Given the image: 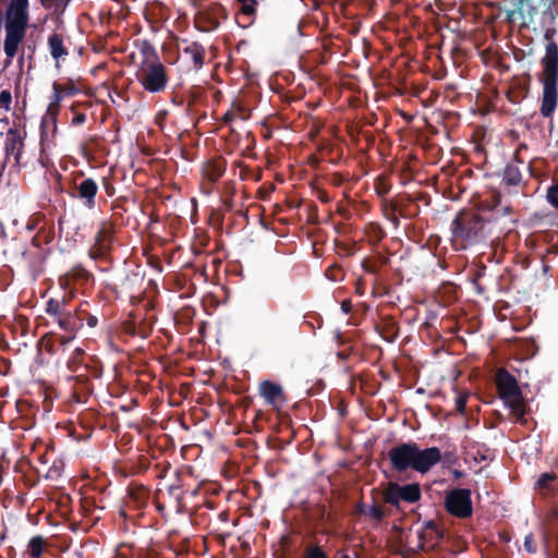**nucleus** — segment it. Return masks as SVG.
I'll list each match as a JSON object with an SVG mask.
<instances>
[{
	"instance_id": "f257e3e1",
	"label": "nucleus",
	"mask_w": 558,
	"mask_h": 558,
	"mask_svg": "<svg viewBox=\"0 0 558 558\" xmlns=\"http://www.w3.org/2000/svg\"><path fill=\"white\" fill-rule=\"evenodd\" d=\"M505 223L498 209L488 215H482L473 209H462L457 213L450 225L452 248L465 251L485 243L493 236L499 239L505 233Z\"/></svg>"
},
{
	"instance_id": "f03ea898",
	"label": "nucleus",
	"mask_w": 558,
	"mask_h": 558,
	"mask_svg": "<svg viewBox=\"0 0 558 558\" xmlns=\"http://www.w3.org/2000/svg\"><path fill=\"white\" fill-rule=\"evenodd\" d=\"M391 469L397 473L409 470L425 474L441 460L437 447L421 449L416 442H401L388 451Z\"/></svg>"
},
{
	"instance_id": "7ed1b4c3",
	"label": "nucleus",
	"mask_w": 558,
	"mask_h": 558,
	"mask_svg": "<svg viewBox=\"0 0 558 558\" xmlns=\"http://www.w3.org/2000/svg\"><path fill=\"white\" fill-rule=\"evenodd\" d=\"M539 80L543 84V98L539 112L544 118H549L558 102V45L554 40L546 45Z\"/></svg>"
},
{
	"instance_id": "20e7f679",
	"label": "nucleus",
	"mask_w": 558,
	"mask_h": 558,
	"mask_svg": "<svg viewBox=\"0 0 558 558\" xmlns=\"http://www.w3.org/2000/svg\"><path fill=\"white\" fill-rule=\"evenodd\" d=\"M495 384L504 404L510 409L519 423L524 424L526 403L517 378L506 368H498L495 374Z\"/></svg>"
},
{
	"instance_id": "39448f33",
	"label": "nucleus",
	"mask_w": 558,
	"mask_h": 558,
	"mask_svg": "<svg viewBox=\"0 0 558 558\" xmlns=\"http://www.w3.org/2000/svg\"><path fill=\"white\" fill-rule=\"evenodd\" d=\"M147 50H151L153 59L150 60L147 58L143 61L136 73V77L146 92L159 94L168 86V68L159 61L157 54L149 45H147Z\"/></svg>"
},
{
	"instance_id": "423d86ee",
	"label": "nucleus",
	"mask_w": 558,
	"mask_h": 558,
	"mask_svg": "<svg viewBox=\"0 0 558 558\" xmlns=\"http://www.w3.org/2000/svg\"><path fill=\"white\" fill-rule=\"evenodd\" d=\"M383 501L401 511V502L415 504L422 498L418 483L400 485L397 482H388L381 493Z\"/></svg>"
},
{
	"instance_id": "0eeeda50",
	"label": "nucleus",
	"mask_w": 558,
	"mask_h": 558,
	"mask_svg": "<svg viewBox=\"0 0 558 558\" xmlns=\"http://www.w3.org/2000/svg\"><path fill=\"white\" fill-rule=\"evenodd\" d=\"M98 183L94 178L86 177L83 171L72 174L69 195L78 201L86 209L93 210L96 207Z\"/></svg>"
},
{
	"instance_id": "6e6552de",
	"label": "nucleus",
	"mask_w": 558,
	"mask_h": 558,
	"mask_svg": "<svg viewBox=\"0 0 558 558\" xmlns=\"http://www.w3.org/2000/svg\"><path fill=\"white\" fill-rule=\"evenodd\" d=\"M228 10L218 1L202 5L194 16L195 27L203 33L219 28L222 21L228 20Z\"/></svg>"
},
{
	"instance_id": "1a4fd4ad",
	"label": "nucleus",
	"mask_w": 558,
	"mask_h": 558,
	"mask_svg": "<svg viewBox=\"0 0 558 558\" xmlns=\"http://www.w3.org/2000/svg\"><path fill=\"white\" fill-rule=\"evenodd\" d=\"M116 233V223L111 220H102L95 234L94 243L88 250V256L94 260L107 259L112 251Z\"/></svg>"
},
{
	"instance_id": "9d476101",
	"label": "nucleus",
	"mask_w": 558,
	"mask_h": 558,
	"mask_svg": "<svg viewBox=\"0 0 558 558\" xmlns=\"http://www.w3.org/2000/svg\"><path fill=\"white\" fill-rule=\"evenodd\" d=\"M445 508L457 518L465 519L471 517L473 512L471 490L466 488L450 490L445 498Z\"/></svg>"
},
{
	"instance_id": "9b49d317",
	"label": "nucleus",
	"mask_w": 558,
	"mask_h": 558,
	"mask_svg": "<svg viewBox=\"0 0 558 558\" xmlns=\"http://www.w3.org/2000/svg\"><path fill=\"white\" fill-rule=\"evenodd\" d=\"M144 278L138 272L128 271L111 287L117 298H128L132 303L143 293Z\"/></svg>"
},
{
	"instance_id": "f8f14e48",
	"label": "nucleus",
	"mask_w": 558,
	"mask_h": 558,
	"mask_svg": "<svg viewBox=\"0 0 558 558\" xmlns=\"http://www.w3.org/2000/svg\"><path fill=\"white\" fill-rule=\"evenodd\" d=\"M258 392L265 403L279 411L287 403V396L281 385L271 380L259 383Z\"/></svg>"
},
{
	"instance_id": "ddd939ff",
	"label": "nucleus",
	"mask_w": 558,
	"mask_h": 558,
	"mask_svg": "<svg viewBox=\"0 0 558 558\" xmlns=\"http://www.w3.org/2000/svg\"><path fill=\"white\" fill-rule=\"evenodd\" d=\"M28 21V0H11L5 14V25L26 29Z\"/></svg>"
},
{
	"instance_id": "4468645a",
	"label": "nucleus",
	"mask_w": 558,
	"mask_h": 558,
	"mask_svg": "<svg viewBox=\"0 0 558 558\" xmlns=\"http://www.w3.org/2000/svg\"><path fill=\"white\" fill-rule=\"evenodd\" d=\"M182 52L185 59L192 64L193 70L199 71L206 60V48L196 40L182 39Z\"/></svg>"
},
{
	"instance_id": "2eb2a0df",
	"label": "nucleus",
	"mask_w": 558,
	"mask_h": 558,
	"mask_svg": "<svg viewBox=\"0 0 558 558\" xmlns=\"http://www.w3.org/2000/svg\"><path fill=\"white\" fill-rule=\"evenodd\" d=\"M85 315V308L82 305L75 310L70 307L64 316L59 319L58 326L66 333L76 335L84 325Z\"/></svg>"
},
{
	"instance_id": "dca6fc26",
	"label": "nucleus",
	"mask_w": 558,
	"mask_h": 558,
	"mask_svg": "<svg viewBox=\"0 0 558 558\" xmlns=\"http://www.w3.org/2000/svg\"><path fill=\"white\" fill-rule=\"evenodd\" d=\"M23 150L24 137L21 132L15 128L9 129L4 141V151L7 157L13 156L15 166H19L21 163Z\"/></svg>"
},
{
	"instance_id": "f3484780",
	"label": "nucleus",
	"mask_w": 558,
	"mask_h": 558,
	"mask_svg": "<svg viewBox=\"0 0 558 558\" xmlns=\"http://www.w3.org/2000/svg\"><path fill=\"white\" fill-rule=\"evenodd\" d=\"M239 5V12L236 13L235 20L239 26L246 28L256 20V11L258 0H235Z\"/></svg>"
},
{
	"instance_id": "a211bd4d",
	"label": "nucleus",
	"mask_w": 558,
	"mask_h": 558,
	"mask_svg": "<svg viewBox=\"0 0 558 558\" xmlns=\"http://www.w3.org/2000/svg\"><path fill=\"white\" fill-rule=\"evenodd\" d=\"M5 27V38H4V52L9 59H12L17 53L19 45L25 37L26 29L10 27L9 25H4Z\"/></svg>"
},
{
	"instance_id": "6ab92c4d",
	"label": "nucleus",
	"mask_w": 558,
	"mask_h": 558,
	"mask_svg": "<svg viewBox=\"0 0 558 558\" xmlns=\"http://www.w3.org/2000/svg\"><path fill=\"white\" fill-rule=\"evenodd\" d=\"M226 172V160L222 157L210 159L203 165L202 173L214 185Z\"/></svg>"
},
{
	"instance_id": "aec40b11",
	"label": "nucleus",
	"mask_w": 558,
	"mask_h": 558,
	"mask_svg": "<svg viewBox=\"0 0 558 558\" xmlns=\"http://www.w3.org/2000/svg\"><path fill=\"white\" fill-rule=\"evenodd\" d=\"M69 308L70 304L65 296L61 299L51 298L46 302L45 312L58 324L59 319L64 316Z\"/></svg>"
},
{
	"instance_id": "412c9836",
	"label": "nucleus",
	"mask_w": 558,
	"mask_h": 558,
	"mask_svg": "<svg viewBox=\"0 0 558 558\" xmlns=\"http://www.w3.org/2000/svg\"><path fill=\"white\" fill-rule=\"evenodd\" d=\"M148 501V490L144 486H136L129 488L128 508L141 510L146 507Z\"/></svg>"
},
{
	"instance_id": "4be33fe9",
	"label": "nucleus",
	"mask_w": 558,
	"mask_h": 558,
	"mask_svg": "<svg viewBox=\"0 0 558 558\" xmlns=\"http://www.w3.org/2000/svg\"><path fill=\"white\" fill-rule=\"evenodd\" d=\"M48 48L51 57L58 61L61 58H64L69 54L68 48L64 46L62 35L53 32L48 37Z\"/></svg>"
},
{
	"instance_id": "5701e85b",
	"label": "nucleus",
	"mask_w": 558,
	"mask_h": 558,
	"mask_svg": "<svg viewBox=\"0 0 558 558\" xmlns=\"http://www.w3.org/2000/svg\"><path fill=\"white\" fill-rule=\"evenodd\" d=\"M92 274L87 271L83 266L76 265L66 274V280L69 283L84 286L92 279Z\"/></svg>"
},
{
	"instance_id": "b1692460",
	"label": "nucleus",
	"mask_w": 558,
	"mask_h": 558,
	"mask_svg": "<svg viewBox=\"0 0 558 558\" xmlns=\"http://www.w3.org/2000/svg\"><path fill=\"white\" fill-rule=\"evenodd\" d=\"M522 182V173L514 163H507L502 173V183L508 186H518Z\"/></svg>"
},
{
	"instance_id": "393cba45",
	"label": "nucleus",
	"mask_w": 558,
	"mask_h": 558,
	"mask_svg": "<svg viewBox=\"0 0 558 558\" xmlns=\"http://www.w3.org/2000/svg\"><path fill=\"white\" fill-rule=\"evenodd\" d=\"M60 112V105H56L53 102H49L46 111V117L43 118L41 125H40V142L41 144L45 141V137L47 135L45 131V123L47 119H50L51 123L53 124L54 131L57 130V117Z\"/></svg>"
},
{
	"instance_id": "a878e982",
	"label": "nucleus",
	"mask_w": 558,
	"mask_h": 558,
	"mask_svg": "<svg viewBox=\"0 0 558 558\" xmlns=\"http://www.w3.org/2000/svg\"><path fill=\"white\" fill-rule=\"evenodd\" d=\"M46 546L47 542L41 535L33 536L27 545V554L31 558H39Z\"/></svg>"
},
{
	"instance_id": "bb28decb",
	"label": "nucleus",
	"mask_w": 558,
	"mask_h": 558,
	"mask_svg": "<svg viewBox=\"0 0 558 558\" xmlns=\"http://www.w3.org/2000/svg\"><path fill=\"white\" fill-rule=\"evenodd\" d=\"M54 239V231L52 228L43 227L38 230L32 239V244L36 247H41L43 244H49Z\"/></svg>"
},
{
	"instance_id": "cd10ccee",
	"label": "nucleus",
	"mask_w": 558,
	"mask_h": 558,
	"mask_svg": "<svg viewBox=\"0 0 558 558\" xmlns=\"http://www.w3.org/2000/svg\"><path fill=\"white\" fill-rule=\"evenodd\" d=\"M398 204L393 201L384 199L383 202V213L387 220H389L395 228H398L400 225L399 217L397 216Z\"/></svg>"
},
{
	"instance_id": "c85d7f7f",
	"label": "nucleus",
	"mask_w": 558,
	"mask_h": 558,
	"mask_svg": "<svg viewBox=\"0 0 558 558\" xmlns=\"http://www.w3.org/2000/svg\"><path fill=\"white\" fill-rule=\"evenodd\" d=\"M168 495L178 504V507L183 505L184 496L187 490L183 489L180 478H177L171 485L168 486Z\"/></svg>"
},
{
	"instance_id": "c756f323",
	"label": "nucleus",
	"mask_w": 558,
	"mask_h": 558,
	"mask_svg": "<svg viewBox=\"0 0 558 558\" xmlns=\"http://www.w3.org/2000/svg\"><path fill=\"white\" fill-rule=\"evenodd\" d=\"M366 233L372 244H378L386 238L385 230L376 222H371L366 226Z\"/></svg>"
},
{
	"instance_id": "7c9ffc66",
	"label": "nucleus",
	"mask_w": 558,
	"mask_h": 558,
	"mask_svg": "<svg viewBox=\"0 0 558 558\" xmlns=\"http://www.w3.org/2000/svg\"><path fill=\"white\" fill-rule=\"evenodd\" d=\"M64 471V462L61 459H56L52 464L49 466L46 478L56 481L61 477Z\"/></svg>"
},
{
	"instance_id": "2f4dec72",
	"label": "nucleus",
	"mask_w": 558,
	"mask_h": 558,
	"mask_svg": "<svg viewBox=\"0 0 558 558\" xmlns=\"http://www.w3.org/2000/svg\"><path fill=\"white\" fill-rule=\"evenodd\" d=\"M365 515L369 517L376 522H381L388 515V513L383 507L378 506L374 500L372 506L366 508Z\"/></svg>"
},
{
	"instance_id": "473e14b6",
	"label": "nucleus",
	"mask_w": 558,
	"mask_h": 558,
	"mask_svg": "<svg viewBox=\"0 0 558 558\" xmlns=\"http://www.w3.org/2000/svg\"><path fill=\"white\" fill-rule=\"evenodd\" d=\"M390 187L386 177L380 175L376 179L375 190L379 197L384 198L390 192Z\"/></svg>"
},
{
	"instance_id": "72a5a7b5",
	"label": "nucleus",
	"mask_w": 558,
	"mask_h": 558,
	"mask_svg": "<svg viewBox=\"0 0 558 558\" xmlns=\"http://www.w3.org/2000/svg\"><path fill=\"white\" fill-rule=\"evenodd\" d=\"M556 478L557 476L554 472L543 473L537 481V485L541 489H549Z\"/></svg>"
},
{
	"instance_id": "f704fd0d",
	"label": "nucleus",
	"mask_w": 558,
	"mask_h": 558,
	"mask_svg": "<svg viewBox=\"0 0 558 558\" xmlns=\"http://www.w3.org/2000/svg\"><path fill=\"white\" fill-rule=\"evenodd\" d=\"M62 95L65 97V96H74L76 95L80 89L76 87V85L74 84L73 81H69L68 83L65 84H60L59 83V88H58Z\"/></svg>"
},
{
	"instance_id": "c9c22d12",
	"label": "nucleus",
	"mask_w": 558,
	"mask_h": 558,
	"mask_svg": "<svg viewBox=\"0 0 558 558\" xmlns=\"http://www.w3.org/2000/svg\"><path fill=\"white\" fill-rule=\"evenodd\" d=\"M546 197L548 203L558 209V182L548 187Z\"/></svg>"
},
{
	"instance_id": "e433bc0d",
	"label": "nucleus",
	"mask_w": 558,
	"mask_h": 558,
	"mask_svg": "<svg viewBox=\"0 0 558 558\" xmlns=\"http://www.w3.org/2000/svg\"><path fill=\"white\" fill-rule=\"evenodd\" d=\"M304 558H328L319 546H311L306 549Z\"/></svg>"
},
{
	"instance_id": "4c0bfd02",
	"label": "nucleus",
	"mask_w": 558,
	"mask_h": 558,
	"mask_svg": "<svg viewBox=\"0 0 558 558\" xmlns=\"http://www.w3.org/2000/svg\"><path fill=\"white\" fill-rule=\"evenodd\" d=\"M11 102H12L11 92L8 89L1 90L0 107L3 108L5 111H9L11 109Z\"/></svg>"
},
{
	"instance_id": "58836bf2",
	"label": "nucleus",
	"mask_w": 558,
	"mask_h": 558,
	"mask_svg": "<svg viewBox=\"0 0 558 558\" xmlns=\"http://www.w3.org/2000/svg\"><path fill=\"white\" fill-rule=\"evenodd\" d=\"M123 329L125 332L132 336L141 335L142 337H147L146 332H142L137 330V327L134 322H125L123 325Z\"/></svg>"
},
{
	"instance_id": "ea45409f",
	"label": "nucleus",
	"mask_w": 558,
	"mask_h": 558,
	"mask_svg": "<svg viewBox=\"0 0 558 558\" xmlns=\"http://www.w3.org/2000/svg\"><path fill=\"white\" fill-rule=\"evenodd\" d=\"M362 268L368 272L376 275L379 271V265L376 262H371L368 259H364L362 262Z\"/></svg>"
},
{
	"instance_id": "a19ab883",
	"label": "nucleus",
	"mask_w": 558,
	"mask_h": 558,
	"mask_svg": "<svg viewBox=\"0 0 558 558\" xmlns=\"http://www.w3.org/2000/svg\"><path fill=\"white\" fill-rule=\"evenodd\" d=\"M58 88H59V83H58V82H54V83L52 84V90H53V93H52V96H51V100H50V102H53V104H56V105H60V104H61V101H62V99H63V97H64V96L62 95V93H61Z\"/></svg>"
},
{
	"instance_id": "79ce46f5",
	"label": "nucleus",
	"mask_w": 558,
	"mask_h": 558,
	"mask_svg": "<svg viewBox=\"0 0 558 558\" xmlns=\"http://www.w3.org/2000/svg\"><path fill=\"white\" fill-rule=\"evenodd\" d=\"M468 402V395H459L456 398V410L459 413H464Z\"/></svg>"
},
{
	"instance_id": "37998d69",
	"label": "nucleus",
	"mask_w": 558,
	"mask_h": 558,
	"mask_svg": "<svg viewBox=\"0 0 558 558\" xmlns=\"http://www.w3.org/2000/svg\"><path fill=\"white\" fill-rule=\"evenodd\" d=\"M509 101L518 104L524 97L520 90H509L507 94Z\"/></svg>"
},
{
	"instance_id": "c03bdc74",
	"label": "nucleus",
	"mask_w": 558,
	"mask_h": 558,
	"mask_svg": "<svg viewBox=\"0 0 558 558\" xmlns=\"http://www.w3.org/2000/svg\"><path fill=\"white\" fill-rule=\"evenodd\" d=\"M524 546L529 553H535L536 551V545L533 539V535L529 534L525 536L524 539Z\"/></svg>"
},
{
	"instance_id": "a18cd8bd",
	"label": "nucleus",
	"mask_w": 558,
	"mask_h": 558,
	"mask_svg": "<svg viewBox=\"0 0 558 558\" xmlns=\"http://www.w3.org/2000/svg\"><path fill=\"white\" fill-rule=\"evenodd\" d=\"M347 178L340 173V172H335L332 175H331V180L330 182L335 185V186H340L342 185L344 182H345Z\"/></svg>"
},
{
	"instance_id": "49530a36",
	"label": "nucleus",
	"mask_w": 558,
	"mask_h": 558,
	"mask_svg": "<svg viewBox=\"0 0 558 558\" xmlns=\"http://www.w3.org/2000/svg\"><path fill=\"white\" fill-rule=\"evenodd\" d=\"M85 320H86V324L88 327L90 328H95L98 324V318L92 314H89L86 310H85Z\"/></svg>"
},
{
	"instance_id": "de8ad7c7",
	"label": "nucleus",
	"mask_w": 558,
	"mask_h": 558,
	"mask_svg": "<svg viewBox=\"0 0 558 558\" xmlns=\"http://www.w3.org/2000/svg\"><path fill=\"white\" fill-rule=\"evenodd\" d=\"M238 117V113L234 112L233 110H229L227 111L223 117H222V121L226 123V124H230L231 122H233L235 120V118Z\"/></svg>"
},
{
	"instance_id": "09e8293b",
	"label": "nucleus",
	"mask_w": 558,
	"mask_h": 558,
	"mask_svg": "<svg viewBox=\"0 0 558 558\" xmlns=\"http://www.w3.org/2000/svg\"><path fill=\"white\" fill-rule=\"evenodd\" d=\"M353 305L349 299H345L341 302V311L344 314H350L352 312Z\"/></svg>"
},
{
	"instance_id": "8fccbe9b",
	"label": "nucleus",
	"mask_w": 558,
	"mask_h": 558,
	"mask_svg": "<svg viewBox=\"0 0 558 558\" xmlns=\"http://www.w3.org/2000/svg\"><path fill=\"white\" fill-rule=\"evenodd\" d=\"M75 335H72V333H68L65 336H61L59 338V342L61 345L65 347L68 345L73 339H74Z\"/></svg>"
},
{
	"instance_id": "3c124183",
	"label": "nucleus",
	"mask_w": 558,
	"mask_h": 558,
	"mask_svg": "<svg viewBox=\"0 0 558 558\" xmlns=\"http://www.w3.org/2000/svg\"><path fill=\"white\" fill-rule=\"evenodd\" d=\"M85 121H86V114L78 113L72 119V124L80 125V124H83Z\"/></svg>"
},
{
	"instance_id": "603ef678",
	"label": "nucleus",
	"mask_w": 558,
	"mask_h": 558,
	"mask_svg": "<svg viewBox=\"0 0 558 558\" xmlns=\"http://www.w3.org/2000/svg\"><path fill=\"white\" fill-rule=\"evenodd\" d=\"M387 332H391L392 333V338H395L397 336V326L393 322H390L389 324H387ZM393 339H391L392 341Z\"/></svg>"
},
{
	"instance_id": "864d4df0",
	"label": "nucleus",
	"mask_w": 558,
	"mask_h": 558,
	"mask_svg": "<svg viewBox=\"0 0 558 558\" xmlns=\"http://www.w3.org/2000/svg\"><path fill=\"white\" fill-rule=\"evenodd\" d=\"M355 512L357 514H366V507L364 506L363 502H359L355 507Z\"/></svg>"
},
{
	"instance_id": "5fc2aeb1",
	"label": "nucleus",
	"mask_w": 558,
	"mask_h": 558,
	"mask_svg": "<svg viewBox=\"0 0 558 558\" xmlns=\"http://www.w3.org/2000/svg\"><path fill=\"white\" fill-rule=\"evenodd\" d=\"M118 515L120 518H123L124 520H126L130 517L125 508H120Z\"/></svg>"
},
{
	"instance_id": "6e6d98bb",
	"label": "nucleus",
	"mask_w": 558,
	"mask_h": 558,
	"mask_svg": "<svg viewBox=\"0 0 558 558\" xmlns=\"http://www.w3.org/2000/svg\"><path fill=\"white\" fill-rule=\"evenodd\" d=\"M387 262H388V258H387V257H385V256H379L378 262H376V263H377V265H379V267H380V266H383V265H386V264H387Z\"/></svg>"
},
{
	"instance_id": "4d7b16f0",
	"label": "nucleus",
	"mask_w": 558,
	"mask_h": 558,
	"mask_svg": "<svg viewBox=\"0 0 558 558\" xmlns=\"http://www.w3.org/2000/svg\"><path fill=\"white\" fill-rule=\"evenodd\" d=\"M519 155H520V148H518V149L515 150V153H514V156H513V157H514V160H515L517 162H519V163H523V160H521V159L519 158Z\"/></svg>"
},
{
	"instance_id": "13d9d810",
	"label": "nucleus",
	"mask_w": 558,
	"mask_h": 558,
	"mask_svg": "<svg viewBox=\"0 0 558 558\" xmlns=\"http://www.w3.org/2000/svg\"><path fill=\"white\" fill-rule=\"evenodd\" d=\"M105 189H106L107 194H108L109 196H111V195H112V193H113V187H112L111 185L106 184V185H105Z\"/></svg>"
},
{
	"instance_id": "bf43d9fd",
	"label": "nucleus",
	"mask_w": 558,
	"mask_h": 558,
	"mask_svg": "<svg viewBox=\"0 0 558 558\" xmlns=\"http://www.w3.org/2000/svg\"><path fill=\"white\" fill-rule=\"evenodd\" d=\"M543 271H544V274H548L550 271V266L544 263L543 264Z\"/></svg>"
},
{
	"instance_id": "052dcab7",
	"label": "nucleus",
	"mask_w": 558,
	"mask_h": 558,
	"mask_svg": "<svg viewBox=\"0 0 558 558\" xmlns=\"http://www.w3.org/2000/svg\"><path fill=\"white\" fill-rule=\"evenodd\" d=\"M333 270H335V271H337V272H340V269H339V268H333V269H329L327 274L329 275V274H330L331 271H333ZM331 276H336V272H332V275H331Z\"/></svg>"
},
{
	"instance_id": "680f3d73",
	"label": "nucleus",
	"mask_w": 558,
	"mask_h": 558,
	"mask_svg": "<svg viewBox=\"0 0 558 558\" xmlns=\"http://www.w3.org/2000/svg\"><path fill=\"white\" fill-rule=\"evenodd\" d=\"M197 493H198V488H195V489H193V490H191V492H190V494H191L192 496H195Z\"/></svg>"
},
{
	"instance_id": "e2e57ef3",
	"label": "nucleus",
	"mask_w": 558,
	"mask_h": 558,
	"mask_svg": "<svg viewBox=\"0 0 558 558\" xmlns=\"http://www.w3.org/2000/svg\"><path fill=\"white\" fill-rule=\"evenodd\" d=\"M84 502H85L84 508H85V510H86V511H88L86 507H87L90 502H89V500H88L87 498H85V501H84Z\"/></svg>"
},
{
	"instance_id": "0e129e2a",
	"label": "nucleus",
	"mask_w": 558,
	"mask_h": 558,
	"mask_svg": "<svg viewBox=\"0 0 558 558\" xmlns=\"http://www.w3.org/2000/svg\"><path fill=\"white\" fill-rule=\"evenodd\" d=\"M320 199H322L323 202H329V198H328L327 196H322V197H320Z\"/></svg>"
},
{
	"instance_id": "69168bd1",
	"label": "nucleus",
	"mask_w": 558,
	"mask_h": 558,
	"mask_svg": "<svg viewBox=\"0 0 558 558\" xmlns=\"http://www.w3.org/2000/svg\"><path fill=\"white\" fill-rule=\"evenodd\" d=\"M238 110H239V112H243L244 111V109L241 106H238Z\"/></svg>"
},
{
	"instance_id": "338daca9",
	"label": "nucleus",
	"mask_w": 558,
	"mask_h": 558,
	"mask_svg": "<svg viewBox=\"0 0 558 558\" xmlns=\"http://www.w3.org/2000/svg\"><path fill=\"white\" fill-rule=\"evenodd\" d=\"M329 278L332 280H338L337 276H329Z\"/></svg>"
},
{
	"instance_id": "774afa93",
	"label": "nucleus",
	"mask_w": 558,
	"mask_h": 558,
	"mask_svg": "<svg viewBox=\"0 0 558 558\" xmlns=\"http://www.w3.org/2000/svg\"><path fill=\"white\" fill-rule=\"evenodd\" d=\"M341 558H350L349 555H343Z\"/></svg>"
}]
</instances>
